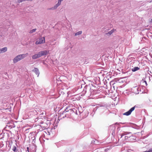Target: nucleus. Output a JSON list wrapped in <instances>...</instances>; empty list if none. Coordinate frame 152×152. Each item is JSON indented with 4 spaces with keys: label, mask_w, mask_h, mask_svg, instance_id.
Masks as SVG:
<instances>
[{
    "label": "nucleus",
    "mask_w": 152,
    "mask_h": 152,
    "mask_svg": "<svg viewBox=\"0 0 152 152\" xmlns=\"http://www.w3.org/2000/svg\"><path fill=\"white\" fill-rule=\"evenodd\" d=\"M28 54V53H26V54H23L18 55L13 59V61L14 63H15L23 59L26 56V55Z\"/></svg>",
    "instance_id": "f257e3e1"
},
{
    "label": "nucleus",
    "mask_w": 152,
    "mask_h": 152,
    "mask_svg": "<svg viewBox=\"0 0 152 152\" xmlns=\"http://www.w3.org/2000/svg\"><path fill=\"white\" fill-rule=\"evenodd\" d=\"M45 42V37H42L38 39L35 42L36 45H38L44 43Z\"/></svg>",
    "instance_id": "f03ea898"
},
{
    "label": "nucleus",
    "mask_w": 152,
    "mask_h": 152,
    "mask_svg": "<svg viewBox=\"0 0 152 152\" xmlns=\"http://www.w3.org/2000/svg\"><path fill=\"white\" fill-rule=\"evenodd\" d=\"M136 105L134 106V107L131 108L128 111L124 113V115H129L131 114L132 112L134 110L135 107H137Z\"/></svg>",
    "instance_id": "7ed1b4c3"
},
{
    "label": "nucleus",
    "mask_w": 152,
    "mask_h": 152,
    "mask_svg": "<svg viewBox=\"0 0 152 152\" xmlns=\"http://www.w3.org/2000/svg\"><path fill=\"white\" fill-rule=\"evenodd\" d=\"M39 52L40 56H41L48 54L49 52V50H45L40 51Z\"/></svg>",
    "instance_id": "20e7f679"
},
{
    "label": "nucleus",
    "mask_w": 152,
    "mask_h": 152,
    "mask_svg": "<svg viewBox=\"0 0 152 152\" xmlns=\"http://www.w3.org/2000/svg\"><path fill=\"white\" fill-rule=\"evenodd\" d=\"M61 1L60 0H59L58 1V3L54 7L49 9L50 10L51 9H56L59 6L61 3Z\"/></svg>",
    "instance_id": "39448f33"
},
{
    "label": "nucleus",
    "mask_w": 152,
    "mask_h": 152,
    "mask_svg": "<svg viewBox=\"0 0 152 152\" xmlns=\"http://www.w3.org/2000/svg\"><path fill=\"white\" fill-rule=\"evenodd\" d=\"M41 57L39 52L37 54H36L33 55L32 56V58L33 59H36Z\"/></svg>",
    "instance_id": "423d86ee"
},
{
    "label": "nucleus",
    "mask_w": 152,
    "mask_h": 152,
    "mask_svg": "<svg viewBox=\"0 0 152 152\" xmlns=\"http://www.w3.org/2000/svg\"><path fill=\"white\" fill-rule=\"evenodd\" d=\"M129 134H131L130 132H124L121 135V137H122L124 135H126Z\"/></svg>",
    "instance_id": "0eeeda50"
},
{
    "label": "nucleus",
    "mask_w": 152,
    "mask_h": 152,
    "mask_svg": "<svg viewBox=\"0 0 152 152\" xmlns=\"http://www.w3.org/2000/svg\"><path fill=\"white\" fill-rule=\"evenodd\" d=\"M116 31V30L114 29H112L111 31H109L108 33H107V34H109V35H110L113 33L114 32Z\"/></svg>",
    "instance_id": "6e6552de"
},
{
    "label": "nucleus",
    "mask_w": 152,
    "mask_h": 152,
    "mask_svg": "<svg viewBox=\"0 0 152 152\" xmlns=\"http://www.w3.org/2000/svg\"><path fill=\"white\" fill-rule=\"evenodd\" d=\"M1 53H4L7 50V48L6 47H4L2 48L1 49Z\"/></svg>",
    "instance_id": "1a4fd4ad"
},
{
    "label": "nucleus",
    "mask_w": 152,
    "mask_h": 152,
    "mask_svg": "<svg viewBox=\"0 0 152 152\" xmlns=\"http://www.w3.org/2000/svg\"><path fill=\"white\" fill-rule=\"evenodd\" d=\"M140 69V68L137 67H134L132 69V71L133 72H135L137 70H139Z\"/></svg>",
    "instance_id": "9d476101"
},
{
    "label": "nucleus",
    "mask_w": 152,
    "mask_h": 152,
    "mask_svg": "<svg viewBox=\"0 0 152 152\" xmlns=\"http://www.w3.org/2000/svg\"><path fill=\"white\" fill-rule=\"evenodd\" d=\"M34 69L35 72L36 74V75H39L38 69L37 68H35Z\"/></svg>",
    "instance_id": "9b49d317"
},
{
    "label": "nucleus",
    "mask_w": 152,
    "mask_h": 152,
    "mask_svg": "<svg viewBox=\"0 0 152 152\" xmlns=\"http://www.w3.org/2000/svg\"><path fill=\"white\" fill-rule=\"evenodd\" d=\"M82 31H79L78 32L76 33L75 34V36H77V35H78L81 34H82Z\"/></svg>",
    "instance_id": "f8f14e48"
},
{
    "label": "nucleus",
    "mask_w": 152,
    "mask_h": 152,
    "mask_svg": "<svg viewBox=\"0 0 152 152\" xmlns=\"http://www.w3.org/2000/svg\"><path fill=\"white\" fill-rule=\"evenodd\" d=\"M13 151L14 152H16L17 151V148L16 146H14L13 147V149H12Z\"/></svg>",
    "instance_id": "ddd939ff"
},
{
    "label": "nucleus",
    "mask_w": 152,
    "mask_h": 152,
    "mask_svg": "<svg viewBox=\"0 0 152 152\" xmlns=\"http://www.w3.org/2000/svg\"><path fill=\"white\" fill-rule=\"evenodd\" d=\"M36 28L34 29H32V30H31L29 32V33H32L35 32L36 31Z\"/></svg>",
    "instance_id": "4468645a"
},
{
    "label": "nucleus",
    "mask_w": 152,
    "mask_h": 152,
    "mask_svg": "<svg viewBox=\"0 0 152 152\" xmlns=\"http://www.w3.org/2000/svg\"><path fill=\"white\" fill-rule=\"evenodd\" d=\"M131 137V136H126L125 138L126 139H127L128 138H129Z\"/></svg>",
    "instance_id": "2eb2a0df"
},
{
    "label": "nucleus",
    "mask_w": 152,
    "mask_h": 152,
    "mask_svg": "<svg viewBox=\"0 0 152 152\" xmlns=\"http://www.w3.org/2000/svg\"><path fill=\"white\" fill-rule=\"evenodd\" d=\"M23 1H24V0H19L18 1V3H20L21 2Z\"/></svg>",
    "instance_id": "dca6fc26"
},
{
    "label": "nucleus",
    "mask_w": 152,
    "mask_h": 152,
    "mask_svg": "<svg viewBox=\"0 0 152 152\" xmlns=\"http://www.w3.org/2000/svg\"><path fill=\"white\" fill-rule=\"evenodd\" d=\"M1 53V49H0V53Z\"/></svg>",
    "instance_id": "f3484780"
},
{
    "label": "nucleus",
    "mask_w": 152,
    "mask_h": 152,
    "mask_svg": "<svg viewBox=\"0 0 152 152\" xmlns=\"http://www.w3.org/2000/svg\"><path fill=\"white\" fill-rule=\"evenodd\" d=\"M69 110L70 111H71L72 110V109H70Z\"/></svg>",
    "instance_id": "a211bd4d"
},
{
    "label": "nucleus",
    "mask_w": 152,
    "mask_h": 152,
    "mask_svg": "<svg viewBox=\"0 0 152 152\" xmlns=\"http://www.w3.org/2000/svg\"><path fill=\"white\" fill-rule=\"evenodd\" d=\"M27 149L28 151V147L27 148Z\"/></svg>",
    "instance_id": "6ab92c4d"
},
{
    "label": "nucleus",
    "mask_w": 152,
    "mask_h": 152,
    "mask_svg": "<svg viewBox=\"0 0 152 152\" xmlns=\"http://www.w3.org/2000/svg\"><path fill=\"white\" fill-rule=\"evenodd\" d=\"M151 21L152 22V19H151Z\"/></svg>",
    "instance_id": "aec40b11"
}]
</instances>
